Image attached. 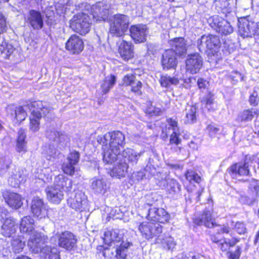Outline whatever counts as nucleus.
<instances>
[{
	"label": "nucleus",
	"instance_id": "obj_1",
	"mask_svg": "<svg viewBox=\"0 0 259 259\" xmlns=\"http://www.w3.org/2000/svg\"><path fill=\"white\" fill-rule=\"evenodd\" d=\"M97 142L102 145L103 160L108 164L112 163L118 157L127 158L132 165L137 163L142 153H138L132 149L126 148L120 153L121 148L125 144L124 135L120 131L108 132L102 136H98Z\"/></svg>",
	"mask_w": 259,
	"mask_h": 259
},
{
	"label": "nucleus",
	"instance_id": "obj_2",
	"mask_svg": "<svg viewBox=\"0 0 259 259\" xmlns=\"http://www.w3.org/2000/svg\"><path fill=\"white\" fill-rule=\"evenodd\" d=\"M46 136L52 146L50 145L48 147H46L44 150V154L48 160H52L55 159L59 154L55 147L60 149L64 148L69 142V139L67 135L54 129L47 130Z\"/></svg>",
	"mask_w": 259,
	"mask_h": 259
},
{
	"label": "nucleus",
	"instance_id": "obj_3",
	"mask_svg": "<svg viewBox=\"0 0 259 259\" xmlns=\"http://www.w3.org/2000/svg\"><path fill=\"white\" fill-rule=\"evenodd\" d=\"M31 115L30 117L29 129L33 132H36L39 129V120L42 115L49 116L51 111L46 105H44L41 101H34L30 103Z\"/></svg>",
	"mask_w": 259,
	"mask_h": 259
},
{
	"label": "nucleus",
	"instance_id": "obj_4",
	"mask_svg": "<svg viewBox=\"0 0 259 259\" xmlns=\"http://www.w3.org/2000/svg\"><path fill=\"white\" fill-rule=\"evenodd\" d=\"M123 234L117 229L107 231L104 233V242L109 246L115 248V251L122 249H128L132 243L123 240Z\"/></svg>",
	"mask_w": 259,
	"mask_h": 259
},
{
	"label": "nucleus",
	"instance_id": "obj_5",
	"mask_svg": "<svg viewBox=\"0 0 259 259\" xmlns=\"http://www.w3.org/2000/svg\"><path fill=\"white\" fill-rule=\"evenodd\" d=\"M194 223L198 226L204 225L207 228L214 227L215 228V231L219 234L229 233L230 232V228L228 225H218L214 223L211 213L208 210L205 209L200 217L195 218Z\"/></svg>",
	"mask_w": 259,
	"mask_h": 259
},
{
	"label": "nucleus",
	"instance_id": "obj_6",
	"mask_svg": "<svg viewBox=\"0 0 259 259\" xmlns=\"http://www.w3.org/2000/svg\"><path fill=\"white\" fill-rule=\"evenodd\" d=\"M92 21L90 16L83 13L74 15L70 21V27L74 31L84 35L90 30Z\"/></svg>",
	"mask_w": 259,
	"mask_h": 259
},
{
	"label": "nucleus",
	"instance_id": "obj_7",
	"mask_svg": "<svg viewBox=\"0 0 259 259\" xmlns=\"http://www.w3.org/2000/svg\"><path fill=\"white\" fill-rule=\"evenodd\" d=\"M129 24L130 20L127 16L123 14L115 15L112 20L109 32L112 36H121L128 30Z\"/></svg>",
	"mask_w": 259,
	"mask_h": 259
},
{
	"label": "nucleus",
	"instance_id": "obj_8",
	"mask_svg": "<svg viewBox=\"0 0 259 259\" xmlns=\"http://www.w3.org/2000/svg\"><path fill=\"white\" fill-rule=\"evenodd\" d=\"M257 24L250 16L238 19V33L242 37H251L256 33Z\"/></svg>",
	"mask_w": 259,
	"mask_h": 259
},
{
	"label": "nucleus",
	"instance_id": "obj_9",
	"mask_svg": "<svg viewBox=\"0 0 259 259\" xmlns=\"http://www.w3.org/2000/svg\"><path fill=\"white\" fill-rule=\"evenodd\" d=\"M138 229L142 236L146 239L158 237L162 232V227L158 223L143 222L139 225Z\"/></svg>",
	"mask_w": 259,
	"mask_h": 259
},
{
	"label": "nucleus",
	"instance_id": "obj_10",
	"mask_svg": "<svg viewBox=\"0 0 259 259\" xmlns=\"http://www.w3.org/2000/svg\"><path fill=\"white\" fill-rule=\"evenodd\" d=\"M58 246L67 251L74 250L77 247L76 236L68 231H65L57 235Z\"/></svg>",
	"mask_w": 259,
	"mask_h": 259
},
{
	"label": "nucleus",
	"instance_id": "obj_11",
	"mask_svg": "<svg viewBox=\"0 0 259 259\" xmlns=\"http://www.w3.org/2000/svg\"><path fill=\"white\" fill-rule=\"evenodd\" d=\"M49 238L44 234L33 231L28 241V246L32 252L37 253L41 252L44 244L47 243Z\"/></svg>",
	"mask_w": 259,
	"mask_h": 259
},
{
	"label": "nucleus",
	"instance_id": "obj_12",
	"mask_svg": "<svg viewBox=\"0 0 259 259\" xmlns=\"http://www.w3.org/2000/svg\"><path fill=\"white\" fill-rule=\"evenodd\" d=\"M110 5L105 2H100L92 7V15L94 21H105L109 14Z\"/></svg>",
	"mask_w": 259,
	"mask_h": 259
},
{
	"label": "nucleus",
	"instance_id": "obj_13",
	"mask_svg": "<svg viewBox=\"0 0 259 259\" xmlns=\"http://www.w3.org/2000/svg\"><path fill=\"white\" fill-rule=\"evenodd\" d=\"M30 207L32 213L38 219L45 218L48 215L49 206L39 197L36 196L32 198Z\"/></svg>",
	"mask_w": 259,
	"mask_h": 259
},
{
	"label": "nucleus",
	"instance_id": "obj_14",
	"mask_svg": "<svg viewBox=\"0 0 259 259\" xmlns=\"http://www.w3.org/2000/svg\"><path fill=\"white\" fill-rule=\"evenodd\" d=\"M69 206L76 211H82L87 204V198L85 194L80 191H77L75 194L71 195L67 200Z\"/></svg>",
	"mask_w": 259,
	"mask_h": 259
},
{
	"label": "nucleus",
	"instance_id": "obj_15",
	"mask_svg": "<svg viewBox=\"0 0 259 259\" xmlns=\"http://www.w3.org/2000/svg\"><path fill=\"white\" fill-rule=\"evenodd\" d=\"M203 65V59L199 54L196 53L189 54L186 60L187 71L195 74L199 71Z\"/></svg>",
	"mask_w": 259,
	"mask_h": 259
},
{
	"label": "nucleus",
	"instance_id": "obj_16",
	"mask_svg": "<svg viewBox=\"0 0 259 259\" xmlns=\"http://www.w3.org/2000/svg\"><path fill=\"white\" fill-rule=\"evenodd\" d=\"M148 211L146 218L151 221L164 223L169 220V214L163 208L150 207L148 208Z\"/></svg>",
	"mask_w": 259,
	"mask_h": 259
},
{
	"label": "nucleus",
	"instance_id": "obj_17",
	"mask_svg": "<svg viewBox=\"0 0 259 259\" xmlns=\"http://www.w3.org/2000/svg\"><path fill=\"white\" fill-rule=\"evenodd\" d=\"M130 31L131 36L136 43L145 41L149 32L147 26L143 24L132 26Z\"/></svg>",
	"mask_w": 259,
	"mask_h": 259
},
{
	"label": "nucleus",
	"instance_id": "obj_18",
	"mask_svg": "<svg viewBox=\"0 0 259 259\" xmlns=\"http://www.w3.org/2000/svg\"><path fill=\"white\" fill-rule=\"evenodd\" d=\"M252 161L246 159L243 163H238L232 165L229 172L232 177L239 176H247L249 175V167L251 166Z\"/></svg>",
	"mask_w": 259,
	"mask_h": 259
},
{
	"label": "nucleus",
	"instance_id": "obj_19",
	"mask_svg": "<svg viewBox=\"0 0 259 259\" xmlns=\"http://www.w3.org/2000/svg\"><path fill=\"white\" fill-rule=\"evenodd\" d=\"M167 125L166 126L165 131L162 130V133L165 132L167 136L169 133V131H172V134L170 136L169 143L170 144H175L179 145L181 142V139L179 136V127L178 126V122L172 118H168L166 120Z\"/></svg>",
	"mask_w": 259,
	"mask_h": 259
},
{
	"label": "nucleus",
	"instance_id": "obj_20",
	"mask_svg": "<svg viewBox=\"0 0 259 259\" xmlns=\"http://www.w3.org/2000/svg\"><path fill=\"white\" fill-rule=\"evenodd\" d=\"M3 197L7 204L12 208L18 209L23 205L22 197L18 193L6 190L3 192Z\"/></svg>",
	"mask_w": 259,
	"mask_h": 259
},
{
	"label": "nucleus",
	"instance_id": "obj_21",
	"mask_svg": "<svg viewBox=\"0 0 259 259\" xmlns=\"http://www.w3.org/2000/svg\"><path fill=\"white\" fill-rule=\"evenodd\" d=\"M83 42L81 38L76 35H71L66 43V48L72 54H79L83 49Z\"/></svg>",
	"mask_w": 259,
	"mask_h": 259
},
{
	"label": "nucleus",
	"instance_id": "obj_22",
	"mask_svg": "<svg viewBox=\"0 0 259 259\" xmlns=\"http://www.w3.org/2000/svg\"><path fill=\"white\" fill-rule=\"evenodd\" d=\"M46 192L48 199L52 203L59 204L63 199V190L54 186L48 187L46 189Z\"/></svg>",
	"mask_w": 259,
	"mask_h": 259
},
{
	"label": "nucleus",
	"instance_id": "obj_23",
	"mask_svg": "<svg viewBox=\"0 0 259 259\" xmlns=\"http://www.w3.org/2000/svg\"><path fill=\"white\" fill-rule=\"evenodd\" d=\"M7 112L12 118H13L17 122L19 123L25 120L27 116V113L23 106L14 107L13 105H9L6 108Z\"/></svg>",
	"mask_w": 259,
	"mask_h": 259
},
{
	"label": "nucleus",
	"instance_id": "obj_24",
	"mask_svg": "<svg viewBox=\"0 0 259 259\" xmlns=\"http://www.w3.org/2000/svg\"><path fill=\"white\" fill-rule=\"evenodd\" d=\"M17 228L16 220L12 218H8L1 227V233L5 237H10L15 233Z\"/></svg>",
	"mask_w": 259,
	"mask_h": 259
},
{
	"label": "nucleus",
	"instance_id": "obj_25",
	"mask_svg": "<svg viewBox=\"0 0 259 259\" xmlns=\"http://www.w3.org/2000/svg\"><path fill=\"white\" fill-rule=\"evenodd\" d=\"M177 55L171 50H166L162 55V65L164 69L175 68L178 64Z\"/></svg>",
	"mask_w": 259,
	"mask_h": 259
},
{
	"label": "nucleus",
	"instance_id": "obj_26",
	"mask_svg": "<svg viewBox=\"0 0 259 259\" xmlns=\"http://www.w3.org/2000/svg\"><path fill=\"white\" fill-rule=\"evenodd\" d=\"M116 160H119V162L113 168L111 175L113 177L118 178L124 177L127 173L128 167V161L127 158L118 157Z\"/></svg>",
	"mask_w": 259,
	"mask_h": 259
},
{
	"label": "nucleus",
	"instance_id": "obj_27",
	"mask_svg": "<svg viewBox=\"0 0 259 259\" xmlns=\"http://www.w3.org/2000/svg\"><path fill=\"white\" fill-rule=\"evenodd\" d=\"M171 49L176 55L182 56L186 53L187 48L185 41L183 37L175 38L169 41Z\"/></svg>",
	"mask_w": 259,
	"mask_h": 259
},
{
	"label": "nucleus",
	"instance_id": "obj_28",
	"mask_svg": "<svg viewBox=\"0 0 259 259\" xmlns=\"http://www.w3.org/2000/svg\"><path fill=\"white\" fill-rule=\"evenodd\" d=\"M91 188L95 194H104L108 189L106 181L102 178H94L91 180Z\"/></svg>",
	"mask_w": 259,
	"mask_h": 259
},
{
	"label": "nucleus",
	"instance_id": "obj_29",
	"mask_svg": "<svg viewBox=\"0 0 259 259\" xmlns=\"http://www.w3.org/2000/svg\"><path fill=\"white\" fill-rule=\"evenodd\" d=\"M27 21L34 29H40L44 25L42 17L41 14L35 10L30 11Z\"/></svg>",
	"mask_w": 259,
	"mask_h": 259
},
{
	"label": "nucleus",
	"instance_id": "obj_30",
	"mask_svg": "<svg viewBox=\"0 0 259 259\" xmlns=\"http://www.w3.org/2000/svg\"><path fill=\"white\" fill-rule=\"evenodd\" d=\"M134 46L130 42L123 40L119 47V53L124 60H128L134 57Z\"/></svg>",
	"mask_w": 259,
	"mask_h": 259
},
{
	"label": "nucleus",
	"instance_id": "obj_31",
	"mask_svg": "<svg viewBox=\"0 0 259 259\" xmlns=\"http://www.w3.org/2000/svg\"><path fill=\"white\" fill-rule=\"evenodd\" d=\"M40 259H61L59 249L46 245L41 249Z\"/></svg>",
	"mask_w": 259,
	"mask_h": 259
},
{
	"label": "nucleus",
	"instance_id": "obj_32",
	"mask_svg": "<svg viewBox=\"0 0 259 259\" xmlns=\"http://www.w3.org/2000/svg\"><path fill=\"white\" fill-rule=\"evenodd\" d=\"M55 187L65 191H70L72 188V180L63 175H60L55 178Z\"/></svg>",
	"mask_w": 259,
	"mask_h": 259
},
{
	"label": "nucleus",
	"instance_id": "obj_33",
	"mask_svg": "<svg viewBox=\"0 0 259 259\" xmlns=\"http://www.w3.org/2000/svg\"><path fill=\"white\" fill-rule=\"evenodd\" d=\"M259 115V108L245 109L240 112L237 116V120L240 122L251 121L254 117L257 118Z\"/></svg>",
	"mask_w": 259,
	"mask_h": 259
},
{
	"label": "nucleus",
	"instance_id": "obj_34",
	"mask_svg": "<svg viewBox=\"0 0 259 259\" xmlns=\"http://www.w3.org/2000/svg\"><path fill=\"white\" fill-rule=\"evenodd\" d=\"M34 220L30 216H25L22 218L20 224L21 232L30 234L34 230Z\"/></svg>",
	"mask_w": 259,
	"mask_h": 259
},
{
	"label": "nucleus",
	"instance_id": "obj_35",
	"mask_svg": "<svg viewBox=\"0 0 259 259\" xmlns=\"http://www.w3.org/2000/svg\"><path fill=\"white\" fill-rule=\"evenodd\" d=\"M26 130L20 128L18 132V135L16 142V151L19 153H25L26 150Z\"/></svg>",
	"mask_w": 259,
	"mask_h": 259
},
{
	"label": "nucleus",
	"instance_id": "obj_36",
	"mask_svg": "<svg viewBox=\"0 0 259 259\" xmlns=\"http://www.w3.org/2000/svg\"><path fill=\"white\" fill-rule=\"evenodd\" d=\"M208 23L212 29L218 32H220L222 24H226V20L218 15L209 18Z\"/></svg>",
	"mask_w": 259,
	"mask_h": 259
},
{
	"label": "nucleus",
	"instance_id": "obj_37",
	"mask_svg": "<svg viewBox=\"0 0 259 259\" xmlns=\"http://www.w3.org/2000/svg\"><path fill=\"white\" fill-rule=\"evenodd\" d=\"M167 190L170 194L180 195L181 185L175 179H168L167 180Z\"/></svg>",
	"mask_w": 259,
	"mask_h": 259
},
{
	"label": "nucleus",
	"instance_id": "obj_38",
	"mask_svg": "<svg viewBox=\"0 0 259 259\" xmlns=\"http://www.w3.org/2000/svg\"><path fill=\"white\" fill-rule=\"evenodd\" d=\"M116 82V77L115 76L111 75L107 76L103 81L101 87L103 94H106L110 89L112 88Z\"/></svg>",
	"mask_w": 259,
	"mask_h": 259
},
{
	"label": "nucleus",
	"instance_id": "obj_39",
	"mask_svg": "<svg viewBox=\"0 0 259 259\" xmlns=\"http://www.w3.org/2000/svg\"><path fill=\"white\" fill-rule=\"evenodd\" d=\"M160 82L163 87L168 88L171 85H177L179 82V80L176 76L170 77L166 75H162L160 77Z\"/></svg>",
	"mask_w": 259,
	"mask_h": 259
},
{
	"label": "nucleus",
	"instance_id": "obj_40",
	"mask_svg": "<svg viewBox=\"0 0 259 259\" xmlns=\"http://www.w3.org/2000/svg\"><path fill=\"white\" fill-rule=\"evenodd\" d=\"M12 250L15 253H19L22 251L25 246V241H23L21 237L18 236L14 238L11 242Z\"/></svg>",
	"mask_w": 259,
	"mask_h": 259
},
{
	"label": "nucleus",
	"instance_id": "obj_41",
	"mask_svg": "<svg viewBox=\"0 0 259 259\" xmlns=\"http://www.w3.org/2000/svg\"><path fill=\"white\" fill-rule=\"evenodd\" d=\"M208 50H217L220 47L221 41L218 36L210 34L206 36Z\"/></svg>",
	"mask_w": 259,
	"mask_h": 259
},
{
	"label": "nucleus",
	"instance_id": "obj_42",
	"mask_svg": "<svg viewBox=\"0 0 259 259\" xmlns=\"http://www.w3.org/2000/svg\"><path fill=\"white\" fill-rule=\"evenodd\" d=\"M16 171V173H14L13 175L9 179V182L12 181L13 180L15 181V183L13 185L11 183V185L13 187H17L19 184L22 182L26 178V175L24 174L23 169H19L17 171ZM12 183V182H11Z\"/></svg>",
	"mask_w": 259,
	"mask_h": 259
},
{
	"label": "nucleus",
	"instance_id": "obj_43",
	"mask_svg": "<svg viewBox=\"0 0 259 259\" xmlns=\"http://www.w3.org/2000/svg\"><path fill=\"white\" fill-rule=\"evenodd\" d=\"M196 108L193 106H189L186 109V120L187 123H193L196 120Z\"/></svg>",
	"mask_w": 259,
	"mask_h": 259
},
{
	"label": "nucleus",
	"instance_id": "obj_44",
	"mask_svg": "<svg viewBox=\"0 0 259 259\" xmlns=\"http://www.w3.org/2000/svg\"><path fill=\"white\" fill-rule=\"evenodd\" d=\"M75 165V164H73L70 161L66 159L62 165V168L64 173L72 176L74 174L75 171L77 170Z\"/></svg>",
	"mask_w": 259,
	"mask_h": 259
},
{
	"label": "nucleus",
	"instance_id": "obj_45",
	"mask_svg": "<svg viewBox=\"0 0 259 259\" xmlns=\"http://www.w3.org/2000/svg\"><path fill=\"white\" fill-rule=\"evenodd\" d=\"M162 246L166 250L173 249L176 245L174 239L171 236H165L161 240Z\"/></svg>",
	"mask_w": 259,
	"mask_h": 259
},
{
	"label": "nucleus",
	"instance_id": "obj_46",
	"mask_svg": "<svg viewBox=\"0 0 259 259\" xmlns=\"http://www.w3.org/2000/svg\"><path fill=\"white\" fill-rule=\"evenodd\" d=\"M256 199L255 194L253 195L249 192L247 195H241L239 198V201L243 204L250 205L255 202Z\"/></svg>",
	"mask_w": 259,
	"mask_h": 259
},
{
	"label": "nucleus",
	"instance_id": "obj_47",
	"mask_svg": "<svg viewBox=\"0 0 259 259\" xmlns=\"http://www.w3.org/2000/svg\"><path fill=\"white\" fill-rule=\"evenodd\" d=\"M14 51L12 45L8 44L6 42H3L0 45V54L5 55V57H8L12 54Z\"/></svg>",
	"mask_w": 259,
	"mask_h": 259
},
{
	"label": "nucleus",
	"instance_id": "obj_48",
	"mask_svg": "<svg viewBox=\"0 0 259 259\" xmlns=\"http://www.w3.org/2000/svg\"><path fill=\"white\" fill-rule=\"evenodd\" d=\"M185 176L186 179L190 183L194 182L198 183L201 181L200 177L193 170H188Z\"/></svg>",
	"mask_w": 259,
	"mask_h": 259
},
{
	"label": "nucleus",
	"instance_id": "obj_49",
	"mask_svg": "<svg viewBox=\"0 0 259 259\" xmlns=\"http://www.w3.org/2000/svg\"><path fill=\"white\" fill-rule=\"evenodd\" d=\"M12 163V160L8 156H5L0 158V170L6 171L9 168Z\"/></svg>",
	"mask_w": 259,
	"mask_h": 259
},
{
	"label": "nucleus",
	"instance_id": "obj_50",
	"mask_svg": "<svg viewBox=\"0 0 259 259\" xmlns=\"http://www.w3.org/2000/svg\"><path fill=\"white\" fill-rule=\"evenodd\" d=\"M206 40V35H203L197 41V47L200 52H206L208 50V45Z\"/></svg>",
	"mask_w": 259,
	"mask_h": 259
},
{
	"label": "nucleus",
	"instance_id": "obj_51",
	"mask_svg": "<svg viewBox=\"0 0 259 259\" xmlns=\"http://www.w3.org/2000/svg\"><path fill=\"white\" fill-rule=\"evenodd\" d=\"M80 159V153L76 151H73L68 155L66 160L70 161L73 164L77 165Z\"/></svg>",
	"mask_w": 259,
	"mask_h": 259
},
{
	"label": "nucleus",
	"instance_id": "obj_52",
	"mask_svg": "<svg viewBox=\"0 0 259 259\" xmlns=\"http://www.w3.org/2000/svg\"><path fill=\"white\" fill-rule=\"evenodd\" d=\"M249 192L253 195L256 194V197H258L259 192V182L252 180L249 184Z\"/></svg>",
	"mask_w": 259,
	"mask_h": 259
},
{
	"label": "nucleus",
	"instance_id": "obj_53",
	"mask_svg": "<svg viewBox=\"0 0 259 259\" xmlns=\"http://www.w3.org/2000/svg\"><path fill=\"white\" fill-rule=\"evenodd\" d=\"M226 23L222 24L221 30L219 33L223 35H227L232 33L233 32V28L230 23L226 20Z\"/></svg>",
	"mask_w": 259,
	"mask_h": 259
},
{
	"label": "nucleus",
	"instance_id": "obj_54",
	"mask_svg": "<svg viewBox=\"0 0 259 259\" xmlns=\"http://www.w3.org/2000/svg\"><path fill=\"white\" fill-rule=\"evenodd\" d=\"M136 80L135 75L132 73L125 75L122 79L123 84L126 86H131Z\"/></svg>",
	"mask_w": 259,
	"mask_h": 259
},
{
	"label": "nucleus",
	"instance_id": "obj_55",
	"mask_svg": "<svg viewBox=\"0 0 259 259\" xmlns=\"http://www.w3.org/2000/svg\"><path fill=\"white\" fill-rule=\"evenodd\" d=\"M241 254V247L237 246L234 251H228L227 253L229 259H239Z\"/></svg>",
	"mask_w": 259,
	"mask_h": 259
},
{
	"label": "nucleus",
	"instance_id": "obj_56",
	"mask_svg": "<svg viewBox=\"0 0 259 259\" xmlns=\"http://www.w3.org/2000/svg\"><path fill=\"white\" fill-rule=\"evenodd\" d=\"M142 87V83L140 81L137 80L134 83L131 85V91L137 95H141L142 94L141 91Z\"/></svg>",
	"mask_w": 259,
	"mask_h": 259
},
{
	"label": "nucleus",
	"instance_id": "obj_57",
	"mask_svg": "<svg viewBox=\"0 0 259 259\" xmlns=\"http://www.w3.org/2000/svg\"><path fill=\"white\" fill-rule=\"evenodd\" d=\"M209 136L210 137H214L219 132L220 129L216 125H208L206 128Z\"/></svg>",
	"mask_w": 259,
	"mask_h": 259
},
{
	"label": "nucleus",
	"instance_id": "obj_58",
	"mask_svg": "<svg viewBox=\"0 0 259 259\" xmlns=\"http://www.w3.org/2000/svg\"><path fill=\"white\" fill-rule=\"evenodd\" d=\"M235 230L240 234H244L247 231V229L244 223L241 222H237L235 226Z\"/></svg>",
	"mask_w": 259,
	"mask_h": 259
},
{
	"label": "nucleus",
	"instance_id": "obj_59",
	"mask_svg": "<svg viewBox=\"0 0 259 259\" xmlns=\"http://www.w3.org/2000/svg\"><path fill=\"white\" fill-rule=\"evenodd\" d=\"M249 103L250 105L253 106H256L258 104L259 102V97L257 94V93L254 92L250 96Z\"/></svg>",
	"mask_w": 259,
	"mask_h": 259
},
{
	"label": "nucleus",
	"instance_id": "obj_60",
	"mask_svg": "<svg viewBox=\"0 0 259 259\" xmlns=\"http://www.w3.org/2000/svg\"><path fill=\"white\" fill-rule=\"evenodd\" d=\"M128 249L118 250L116 252L115 257L117 259H125Z\"/></svg>",
	"mask_w": 259,
	"mask_h": 259
},
{
	"label": "nucleus",
	"instance_id": "obj_61",
	"mask_svg": "<svg viewBox=\"0 0 259 259\" xmlns=\"http://www.w3.org/2000/svg\"><path fill=\"white\" fill-rule=\"evenodd\" d=\"M233 80L235 81H242L243 80V76L238 71L232 72L230 75Z\"/></svg>",
	"mask_w": 259,
	"mask_h": 259
},
{
	"label": "nucleus",
	"instance_id": "obj_62",
	"mask_svg": "<svg viewBox=\"0 0 259 259\" xmlns=\"http://www.w3.org/2000/svg\"><path fill=\"white\" fill-rule=\"evenodd\" d=\"M6 21L5 16L0 12V33L5 30L6 28Z\"/></svg>",
	"mask_w": 259,
	"mask_h": 259
},
{
	"label": "nucleus",
	"instance_id": "obj_63",
	"mask_svg": "<svg viewBox=\"0 0 259 259\" xmlns=\"http://www.w3.org/2000/svg\"><path fill=\"white\" fill-rule=\"evenodd\" d=\"M197 84L199 89H204L209 86V82L203 78H199L197 80Z\"/></svg>",
	"mask_w": 259,
	"mask_h": 259
},
{
	"label": "nucleus",
	"instance_id": "obj_64",
	"mask_svg": "<svg viewBox=\"0 0 259 259\" xmlns=\"http://www.w3.org/2000/svg\"><path fill=\"white\" fill-rule=\"evenodd\" d=\"M145 175L142 171L134 172L132 175L133 178H135L137 181H140L143 179Z\"/></svg>",
	"mask_w": 259,
	"mask_h": 259
}]
</instances>
